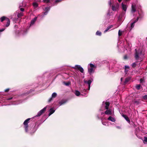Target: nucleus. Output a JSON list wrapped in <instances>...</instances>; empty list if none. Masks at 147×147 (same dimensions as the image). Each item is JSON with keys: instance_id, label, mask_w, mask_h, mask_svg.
Segmentation results:
<instances>
[{"instance_id": "nucleus-1", "label": "nucleus", "mask_w": 147, "mask_h": 147, "mask_svg": "<svg viewBox=\"0 0 147 147\" xmlns=\"http://www.w3.org/2000/svg\"><path fill=\"white\" fill-rule=\"evenodd\" d=\"M136 53L135 57L136 60H141V58L143 56V55L142 53V51L141 50L137 51L136 49H135Z\"/></svg>"}, {"instance_id": "nucleus-2", "label": "nucleus", "mask_w": 147, "mask_h": 147, "mask_svg": "<svg viewBox=\"0 0 147 147\" xmlns=\"http://www.w3.org/2000/svg\"><path fill=\"white\" fill-rule=\"evenodd\" d=\"M96 66L92 63L89 64L88 66V71L90 74L94 72Z\"/></svg>"}, {"instance_id": "nucleus-3", "label": "nucleus", "mask_w": 147, "mask_h": 147, "mask_svg": "<svg viewBox=\"0 0 147 147\" xmlns=\"http://www.w3.org/2000/svg\"><path fill=\"white\" fill-rule=\"evenodd\" d=\"M30 119V118L27 119L23 123L26 132H27L28 131V123Z\"/></svg>"}, {"instance_id": "nucleus-4", "label": "nucleus", "mask_w": 147, "mask_h": 147, "mask_svg": "<svg viewBox=\"0 0 147 147\" xmlns=\"http://www.w3.org/2000/svg\"><path fill=\"white\" fill-rule=\"evenodd\" d=\"M73 68L79 70L81 73H83L84 72V70L83 69L80 65H76L74 67H73Z\"/></svg>"}, {"instance_id": "nucleus-5", "label": "nucleus", "mask_w": 147, "mask_h": 147, "mask_svg": "<svg viewBox=\"0 0 147 147\" xmlns=\"http://www.w3.org/2000/svg\"><path fill=\"white\" fill-rule=\"evenodd\" d=\"M119 5L118 3H117L112 7V10L115 11L118 9L119 8Z\"/></svg>"}, {"instance_id": "nucleus-6", "label": "nucleus", "mask_w": 147, "mask_h": 147, "mask_svg": "<svg viewBox=\"0 0 147 147\" xmlns=\"http://www.w3.org/2000/svg\"><path fill=\"white\" fill-rule=\"evenodd\" d=\"M47 107H45L43 109L37 113L36 116V117H38L40 116L45 111H46Z\"/></svg>"}, {"instance_id": "nucleus-7", "label": "nucleus", "mask_w": 147, "mask_h": 147, "mask_svg": "<svg viewBox=\"0 0 147 147\" xmlns=\"http://www.w3.org/2000/svg\"><path fill=\"white\" fill-rule=\"evenodd\" d=\"M112 109H107L105 112V113L106 115H111L112 114Z\"/></svg>"}, {"instance_id": "nucleus-8", "label": "nucleus", "mask_w": 147, "mask_h": 147, "mask_svg": "<svg viewBox=\"0 0 147 147\" xmlns=\"http://www.w3.org/2000/svg\"><path fill=\"white\" fill-rule=\"evenodd\" d=\"M121 6L122 9L124 11L126 12L127 8V6L122 3H121Z\"/></svg>"}, {"instance_id": "nucleus-9", "label": "nucleus", "mask_w": 147, "mask_h": 147, "mask_svg": "<svg viewBox=\"0 0 147 147\" xmlns=\"http://www.w3.org/2000/svg\"><path fill=\"white\" fill-rule=\"evenodd\" d=\"M136 5H134L133 4H132L131 5V12L133 13L135 12L136 11Z\"/></svg>"}, {"instance_id": "nucleus-10", "label": "nucleus", "mask_w": 147, "mask_h": 147, "mask_svg": "<svg viewBox=\"0 0 147 147\" xmlns=\"http://www.w3.org/2000/svg\"><path fill=\"white\" fill-rule=\"evenodd\" d=\"M57 96V94L55 93V92H54L53 93L52 95V96H51V97L50 98V99L49 100V102H50L52 99V98H55L56 96Z\"/></svg>"}, {"instance_id": "nucleus-11", "label": "nucleus", "mask_w": 147, "mask_h": 147, "mask_svg": "<svg viewBox=\"0 0 147 147\" xmlns=\"http://www.w3.org/2000/svg\"><path fill=\"white\" fill-rule=\"evenodd\" d=\"M84 82L85 83H86L88 85V88L89 89H90V85L92 82V81L90 80H89L88 81H84Z\"/></svg>"}, {"instance_id": "nucleus-12", "label": "nucleus", "mask_w": 147, "mask_h": 147, "mask_svg": "<svg viewBox=\"0 0 147 147\" xmlns=\"http://www.w3.org/2000/svg\"><path fill=\"white\" fill-rule=\"evenodd\" d=\"M108 119L109 121H110L113 122H115V119L111 116H110L108 118Z\"/></svg>"}, {"instance_id": "nucleus-13", "label": "nucleus", "mask_w": 147, "mask_h": 147, "mask_svg": "<svg viewBox=\"0 0 147 147\" xmlns=\"http://www.w3.org/2000/svg\"><path fill=\"white\" fill-rule=\"evenodd\" d=\"M49 111L50 112L49 114V116H50L55 111V110L53 109V108H51L50 109Z\"/></svg>"}, {"instance_id": "nucleus-14", "label": "nucleus", "mask_w": 147, "mask_h": 147, "mask_svg": "<svg viewBox=\"0 0 147 147\" xmlns=\"http://www.w3.org/2000/svg\"><path fill=\"white\" fill-rule=\"evenodd\" d=\"M105 107L106 109H109V106L110 103L109 102H106L105 103Z\"/></svg>"}, {"instance_id": "nucleus-15", "label": "nucleus", "mask_w": 147, "mask_h": 147, "mask_svg": "<svg viewBox=\"0 0 147 147\" xmlns=\"http://www.w3.org/2000/svg\"><path fill=\"white\" fill-rule=\"evenodd\" d=\"M37 18L36 17H35L32 20L30 24V26H31L32 25L34 24L36 21V20Z\"/></svg>"}, {"instance_id": "nucleus-16", "label": "nucleus", "mask_w": 147, "mask_h": 147, "mask_svg": "<svg viewBox=\"0 0 147 147\" xmlns=\"http://www.w3.org/2000/svg\"><path fill=\"white\" fill-rule=\"evenodd\" d=\"M123 117L129 123L130 122V121L129 120V118L126 115H123Z\"/></svg>"}, {"instance_id": "nucleus-17", "label": "nucleus", "mask_w": 147, "mask_h": 147, "mask_svg": "<svg viewBox=\"0 0 147 147\" xmlns=\"http://www.w3.org/2000/svg\"><path fill=\"white\" fill-rule=\"evenodd\" d=\"M6 21H7V24H6V26L8 27L9 26V25L10 24V21L9 20V18H7L6 19Z\"/></svg>"}, {"instance_id": "nucleus-18", "label": "nucleus", "mask_w": 147, "mask_h": 147, "mask_svg": "<svg viewBox=\"0 0 147 147\" xmlns=\"http://www.w3.org/2000/svg\"><path fill=\"white\" fill-rule=\"evenodd\" d=\"M113 27V26L111 25L108 26L107 29L104 31V32H107L110 29Z\"/></svg>"}, {"instance_id": "nucleus-19", "label": "nucleus", "mask_w": 147, "mask_h": 147, "mask_svg": "<svg viewBox=\"0 0 147 147\" xmlns=\"http://www.w3.org/2000/svg\"><path fill=\"white\" fill-rule=\"evenodd\" d=\"M75 94L77 96H79L80 94V92L77 90H76L75 91Z\"/></svg>"}, {"instance_id": "nucleus-20", "label": "nucleus", "mask_w": 147, "mask_h": 147, "mask_svg": "<svg viewBox=\"0 0 147 147\" xmlns=\"http://www.w3.org/2000/svg\"><path fill=\"white\" fill-rule=\"evenodd\" d=\"M7 18L3 16L1 18V21L2 22L5 20H6Z\"/></svg>"}, {"instance_id": "nucleus-21", "label": "nucleus", "mask_w": 147, "mask_h": 147, "mask_svg": "<svg viewBox=\"0 0 147 147\" xmlns=\"http://www.w3.org/2000/svg\"><path fill=\"white\" fill-rule=\"evenodd\" d=\"M136 65L137 64L136 63V62H134L132 64L131 66L132 67L134 68L136 66Z\"/></svg>"}, {"instance_id": "nucleus-22", "label": "nucleus", "mask_w": 147, "mask_h": 147, "mask_svg": "<svg viewBox=\"0 0 147 147\" xmlns=\"http://www.w3.org/2000/svg\"><path fill=\"white\" fill-rule=\"evenodd\" d=\"M23 15V13H18V18H20Z\"/></svg>"}, {"instance_id": "nucleus-23", "label": "nucleus", "mask_w": 147, "mask_h": 147, "mask_svg": "<svg viewBox=\"0 0 147 147\" xmlns=\"http://www.w3.org/2000/svg\"><path fill=\"white\" fill-rule=\"evenodd\" d=\"M140 88V84H138L136 86V88L138 90H139Z\"/></svg>"}, {"instance_id": "nucleus-24", "label": "nucleus", "mask_w": 147, "mask_h": 147, "mask_svg": "<svg viewBox=\"0 0 147 147\" xmlns=\"http://www.w3.org/2000/svg\"><path fill=\"white\" fill-rule=\"evenodd\" d=\"M96 34L97 35L100 36L101 35V32L98 31L96 32Z\"/></svg>"}, {"instance_id": "nucleus-25", "label": "nucleus", "mask_w": 147, "mask_h": 147, "mask_svg": "<svg viewBox=\"0 0 147 147\" xmlns=\"http://www.w3.org/2000/svg\"><path fill=\"white\" fill-rule=\"evenodd\" d=\"M33 5L35 7H36L38 6V4L34 2L33 4Z\"/></svg>"}, {"instance_id": "nucleus-26", "label": "nucleus", "mask_w": 147, "mask_h": 147, "mask_svg": "<svg viewBox=\"0 0 147 147\" xmlns=\"http://www.w3.org/2000/svg\"><path fill=\"white\" fill-rule=\"evenodd\" d=\"M134 23L133 22L131 24V29L132 28H133L134 27Z\"/></svg>"}, {"instance_id": "nucleus-27", "label": "nucleus", "mask_w": 147, "mask_h": 147, "mask_svg": "<svg viewBox=\"0 0 147 147\" xmlns=\"http://www.w3.org/2000/svg\"><path fill=\"white\" fill-rule=\"evenodd\" d=\"M50 0H43L44 3H48L49 2Z\"/></svg>"}, {"instance_id": "nucleus-28", "label": "nucleus", "mask_w": 147, "mask_h": 147, "mask_svg": "<svg viewBox=\"0 0 147 147\" xmlns=\"http://www.w3.org/2000/svg\"><path fill=\"white\" fill-rule=\"evenodd\" d=\"M143 142H147V137H144Z\"/></svg>"}, {"instance_id": "nucleus-29", "label": "nucleus", "mask_w": 147, "mask_h": 147, "mask_svg": "<svg viewBox=\"0 0 147 147\" xmlns=\"http://www.w3.org/2000/svg\"><path fill=\"white\" fill-rule=\"evenodd\" d=\"M45 9L46 11L48 12V11L50 10V8L49 7H46L45 8Z\"/></svg>"}, {"instance_id": "nucleus-30", "label": "nucleus", "mask_w": 147, "mask_h": 147, "mask_svg": "<svg viewBox=\"0 0 147 147\" xmlns=\"http://www.w3.org/2000/svg\"><path fill=\"white\" fill-rule=\"evenodd\" d=\"M125 71H126V69H129V66H127V65H125Z\"/></svg>"}, {"instance_id": "nucleus-31", "label": "nucleus", "mask_w": 147, "mask_h": 147, "mask_svg": "<svg viewBox=\"0 0 147 147\" xmlns=\"http://www.w3.org/2000/svg\"><path fill=\"white\" fill-rule=\"evenodd\" d=\"M143 98L144 99L147 100V95L144 96H143Z\"/></svg>"}, {"instance_id": "nucleus-32", "label": "nucleus", "mask_w": 147, "mask_h": 147, "mask_svg": "<svg viewBox=\"0 0 147 147\" xmlns=\"http://www.w3.org/2000/svg\"><path fill=\"white\" fill-rule=\"evenodd\" d=\"M129 80H130V79L129 78H126L125 79V83H126L127 82L129 81Z\"/></svg>"}, {"instance_id": "nucleus-33", "label": "nucleus", "mask_w": 147, "mask_h": 147, "mask_svg": "<svg viewBox=\"0 0 147 147\" xmlns=\"http://www.w3.org/2000/svg\"><path fill=\"white\" fill-rule=\"evenodd\" d=\"M122 33L120 32V30H119L118 32V34L119 36H120L121 35Z\"/></svg>"}, {"instance_id": "nucleus-34", "label": "nucleus", "mask_w": 147, "mask_h": 147, "mask_svg": "<svg viewBox=\"0 0 147 147\" xmlns=\"http://www.w3.org/2000/svg\"><path fill=\"white\" fill-rule=\"evenodd\" d=\"M139 17H137V19L133 22L134 24L137 22L139 19Z\"/></svg>"}, {"instance_id": "nucleus-35", "label": "nucleus", "mask_w": 147, "mask_h": 147, "mask_svg": "<svg viewBox=\"0 0 147 147\" xmlns=\"http://www.w3.org/2000/svg\"><path fill=\"white\" fill-rule=\"evenodd\" d=\"M65 103V102H64L63 101H62L61 102H60L59 103L60 104V105H61L64 104Z\"/></svg>"}, {"instance_id": "nucleus-36", "label": "nucleus", "mask_w": 147, "mask_h": 147, "mask_svg": "<svg viewBox=\"0 0 147 147\" xmlns=\"http://www.w3.org/2000/svg\"><path fill=\"white\" fill-rule=\"evenodd\" d=\"M65 84L66 86H69L70 85V83L69 82H68L67 83H65Z\"/></svg>"}, {"instance_id": "nucleus-37", "label": "nucleus", "mask_w": 147, "mask_h": 147, "mask_svg": "<svg viewBox=\"0 0 147 147\" xmlns=\"http://www.w3.org/2000/svg\"><path fill=\"white\" fill-rule=\"evenodd\" d=\"M20 10L21 11H24V8H20Z\"/></svg>"}, {"instance_id": "nucleus-38", "label": "nucleus", "mask_w": 147, "mask_h": 147, "mask_svg": "<svg viewBox=\"0 0 147 147\" xmlns=\"http://www.w3.org/2000/svg\"><path fill=\"white\" fill-rule=\"evenodd\" d=\"M62 0H56L55 1L56 3L58 2L61 1Z\"/></svg>"}, {"instance_id": "nucleus-39", "label": "nucleus", "mask_w": 147, "mask_h": 147, "mask_svg": "<svg viewBox=\"0 0 147 147\" xmlns=\"http://www.w3.org/2000/svg\"><path fill=\"white\" fill-rule=\"evenodd\" d=\"M4 30H5V29H3V28L0 29V32H2Z\"/></svg>"}, {"instance_id": "nucleus-40", "label": "nucleus", "mask_w": 147, "mask_h": 147, "mask_svg": "<svg viewBox=\"0 0 147 147\" xmlns=\"http://www.w3.org/2000/svg\"><path fill=\"white\" fill-rule=\"evenodd\" d=\"M9 89H7L5 90V92H8L9 91Z\"/></svg>"}, {"instance_id": "nucleus-41", "label": "nucleus", "mask_w": 147, "mask_h": 147, "mask_svg": "<svg viewBox=\"0 0 147 147\" xmlns=\"http://www.w3.org/2000/svg\"><path fill=\"white\" fill-rule=\"evenodd\" d=\"M26 6V5H20V7H22V6L24 7V6Z\"/></svg>"}, {"instance_id": "nucleus-42", "label": "nucleus", "mask_w": 147, "mask_h": 147, "mask_svg": "<svg viewBox=\"0 0 147 147\" xmlns=\"http://www.w3.org/2000/svg\"><path fill=\"white\" fill-rule=\"evenodd\" d=\"M102 123L104 125H106V124L105 123L102 122Z\"/></svg>"}, {"instance_id": "nucleus-43", "label": "nucleus", "mask_w": 147, "mask_h": 147, "mask_svg": "<svg viewBox=\"0 0 147 147\" xmlns=\"http://www.w3.org/2000/svg\"><path fill=\"white\" fill-rule=\"evenodd\" d=\"M47 13V11H46L44 13V14L45 15H46Z\"/></svg>"}, {"instance_id": "nucleus-44", "label": "nucleus", "mask_w": 147, "mask_h": 147, "mask_svg": "<svg viewBox=\"0 0 147 147\" xmlns=\"http://www.w3.org/2000/svg\"><path fill=\"white\" fill-rule=\"evenodd\" d=\"M124 58L125 59H126L127 58V57L126 56H125Z\"/></svg>"}, {"instance_id": "nucleus-45", "label": "nucleus", "mask_w": 147, "mask_h": 147, "mask_svg": "<svg viewBox=\"0 0 147 147\" xmlns=\"http://www.w3.org/2000/svg\"><path fill=\"white\" fill-rule=\"evenodd\" d=\"M118 0V1H119V2H121V1L122 0Z\"/></svg>"}, {"instance_id": "nucleus-46", "label": "nucleus", "mask_w": 147, "mask_h": 147, "mask_svg": "<svg viewBox=\"0 0 147 147\" xmlns=\"http://www.w3.org/2000/svg\"><path fill=\"white\" fill-rule=\"evenodd\" d=\"M12 99V98H9L7 99L8 100H9Z\"/></svg>"}, {"instance_id": "nucleus-47", "label": "nucleus", "mask_w": 147, "mask_h": 147, "mask_svg": "<svg viewBox=\"0 0 147 147\" xmlns=\"http://www.w3.org/2000/svg\"><path fill=\"white\" fill-rule=\"evenodd\" d=\"M104 113H103V112H102V113H101V114H102H102H103Z\"/></svg>"}, {"instance_id": "nucleus-48", "label": "nucleus", "mask_w": 147, "mask_h": 147, "mask_svg": "<svg viewBox=\"0 0 147 147\" xmlns=\"http://www.w3.org/2000/svg\"><path fill=\"white\" fill-rule=\"evenodd\" d=\"M127 71H128V70H126V71H125V72H127Z\"/></svg>"}, {"instance_id": "nucleus-49", "label": "nucleus", "mask_w": 147, "mask_h": 147, "mask_svg": "<svg viewBox=\"0 0 147 147\" xmlns=\"http://www.w3.org/2000/svg\"><path fill=\"white\" fill-rule=\"evenodd\" d=\"M40 0H38L37 1H40Z\"/></svg>"}, {"instance_id": "nucleus-50", "label": "nucleus", "mask_w": 147, "mask_h": 147, "mask_svg": "<svg viewBox=\"0 0 147 147\" xmlns=\"http://www.w3.org/2000/svg\"><path fill=\"white\" fill-rule=\"evenodd\" d=\"M142 81V79H141V80H140V82H141Z\"/></svg>"}]
</instances>
